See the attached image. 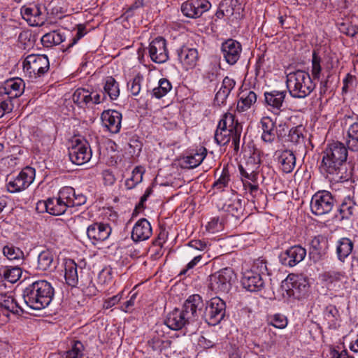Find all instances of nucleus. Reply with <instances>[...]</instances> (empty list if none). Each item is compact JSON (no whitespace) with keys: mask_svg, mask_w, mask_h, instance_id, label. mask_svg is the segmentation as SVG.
Segmentation results:
<instances>
[{"mask_svg":"<svg viewBox=\"0 0 358 358\" xmlns=\"http://www.w3.org/2000/svg\"><path fill=\"white\" fill-rule=\"evenodd\" d=\"M354 248L353 242L348 238H341L337 242L336 254L341 262L345 259L352 253Z\"/></svg>","mask_w":358,"mask_h":358,"instance_id":"nucleus-37","label":"nucleus"},{"mask_svg":"<svg viewBox=\"0 0 358 358\" xmlns=\"http://www.w3.org/2000/svg\"><path fill=\"white\" fill-rule=\"evenodd\" d=\"M275 174L274 170L269 166H263L259 169V178L262 179H273Z\"/></svg>","mask_w":358,"mask_h":358,"instance_id":"nucleus-59","label":"nucleus"},{"mask_svg":"<svg viewBox=\"0 0 358 358\" xmlns=\"http://www.w3.org/2000/svg\"><path fill=\"white\" fill-rule=\"evenodd\" d=\"M3 253L10 260H19L23 258V252L13 245H7L3 248Z\"/></svg>","mask_w":358,"mask_h":358,"instance_id":"nucleus-50","label":"nucleus"},{"mask_svg":"<svg viewBox=\"0 0 358 358\" xmlns=\"http://www.w3.org/2000/svg\"><path fill=\"white\" fill-rule=\"evenodd\" d=\"M286 83L290 96L294 99H304L315 88L310 74L303 70L289 73Z\"/></svg>","mask_w":358,"mask_h":358,"instance_id":"nucleus-4","label":"nucleus"},{"mask_svg":"<svg viewBox=\"0 0 358 358\" xmlns=\"http://www.w3.org/2000/svg\"><path fill=\"white\" fill-rule=\"evenodd\" d=\"M334 200L330 192L327 191L315 193L310 201L311 212L315 215L329 213L333 208Z\"/></svg>","mask_w":358,"mask_h":358,"instance_id":"nucleus-11","label":"nucleus"},{"mask_svg":"<svg viewBox=\"0 0 358 358\" xmlns=\"http://www.w3.org/2000/svg\"><path fill=\"white\" fill-rule=\"evenodd\" d=\"M33 180H10L6 184V188L10 193H17L26 189Z\"/></svg>","mask_w":358,"mask_h":358,"instance_id":"nucleus-48","label":"nucleus"},{"mask_svg":"<svg viewBox=\"0 0 358 358\" xmlns=\"http://www.w3.org/2000/svg\"><path fill=\"white\" fill-rule=\"evenodd\" d=\"M219 210H222L236 219H239L243 214V207L241 199L237 195H233L230 198H220L216 202Z\"/></svg>","mask_w":358,"mask_h":358,"instance_id":"nucleus-17","label":"nucleus"},{"mask_svg":"<svg viewBox=\"0 0 358 358\" xmlns=\"http://www.w3.org/2000/svg\"><path fill=\"white\" fill-rule=\"evenodd\" d=\"M22 18L32 27L41 26L44 22L42 12L36 5L23 6L21 8Z\"/></svg>","mask_w":358,"mask_h":358,"instance_id":"nucleus-26","label":"nucleus"},{"mask_svg":"<svg viewBox=\"0 0 358 358\" xmlns=\"http://www.w3.org/2000/svg\"><path fill=\"white\" fill-rule=\"evenodd\" d=\"M83 351V344L79 341H73L71 348L65 352V358H80Z\"/></svg>","mask_w":358,"mask_h":358,"instance_id":"nucleus-51","label":"nucleus"},{"mask_svg":"<svg viewBox=\"0 0 358 358\" xmlns=\"http://www.w3.org/2000/svg\"><path fill=\"white\" fill-rule=\"evenodd\" d=\"M260 162V152L255 149L248 157L245 163L238 166L241 176L248 179H259Z\"/></svg>","mask_w":358,"mask_h":358,"instance_id":"nucleus-13","label":"nucleus"},{"mask_svg":"<svg viewBox=\"0 0 358 358\" xmlns=\"http://www.w3.org/2000/svg\"><path fill=\"white\" fill-rule=\"evenodd\" d=\"M234 136V132L217 126L215 133V140L220 145H224L228 143Z\"/></svg>","mask_w":358,"mask_h":358,"instance_id":"nucleus-45","label":"nucleus"},{"mask_svg":"<svg viewBox=\"0 0 358 358\" xmlns=\"http://www.w3.org/2000/svg\"><path fill=\"white\" fill-rule=\"evenodd\" d=\"M278 163L280 164V168L283 172L290 173L295 166V155L291 150H282L278 156Z\"/></svg>","mask_w":358,"mask_h":358,"instance_id":"nucleus-36","label":"nucleus"},{"mask_svg":"<svg viewBox=\"0 0 358 358\" xmlns=\"http://www.w3.org/2000/svg\"><path fill=\"white\" fill-rule=\"evenodd\" d=\"M281 287L289 296L299 298L307 292L308 282L307 279L303 276L289 275L282 282Z\"/></svg>","mask_w":358,"mask_h":358,"instance_id":"nucleus-10","label":"nucleus"},{"mask_svg":"<svg viewBox=\"0 0 358 358\" xmlns=\"http://www.w3.org/2000/svg\"><path fill=\"white\" fill-rule=\"evenodd\" d=\"M54 289L46 280H37L27 286L23 291L26 305L34 310L46 308L52 301Z\"/></svg>","mask_w":358,"mask_h":358,"instance_id":"nucleus-2","label":"nucleus"},{"mask_svg":"<svg viewBox=\"0 0 358 358\" xmlns=\"http://www.w3.org/2000/svg\"><path fill=\"white\" fill-rule=\"evenodd\" d=\"M322 59L318 53L314 50L312 54L311 74L314 80H319L322 71Z\"/></svg>","mask_w":358,"mask_h":358,"instance_id":"nucleus-47","label":"nucleus"},{"mask_svg":"<svg viewBox=\"0 0 358 358\" xmlns=\"http://www.w3.org/2000/svg\"><path fill=\"white\" fill-rule=\"evenodd\" d=\"M323 277L325 281L330 283L342 281L344 278H346L345 273L344 272L336 271H329L326 272Z\"/></svg>","mask_w":358,"mask_h":358,"instance_id":"nucleus-53","label":"nucleus"},{"mask_svg":"<svg viewBox=\"0 0 358 358\" xmlns=\"http://www.w3.org/2000/svg\"><path fill=\"white\" fill-rule=\"evenodd\" d=\"M323 255L324 251L320 242V238L314 237L311 241L310 247L309 255L310 259L314 262H317L322 258Z\"/></svg>","mask_w":358,"mask_h":358,"instance_id":"nucleus-43","label":"nucleus"},{"mask_svg":"<svg viewBox=\"0 0 358 358\" xmlns=\"http://www.w3.org/2000/svg\"><path fill=\"white\" fill-rule=\"evenodd\" d=\"M261 127L263 131L262 139L265 143H272L275 139V132L274 131L275 122L270 117H264L260 121Z\"/></svg>","mask_w":358,"mask_h":358,"instance_id":"nucleus-34","label":"nucleus"},{"mask_svg":"<svg viewBox=\"0 0 358 358\" xmlns=\"http://www.w3.org/2000/svg\"><path fill=\"white\" fill-rule=\"evenodd\" d=\"M228 2L229 1H221L219 9L216 13L217 17L222 18L224 16H231V10L225 9Z\"/></svg>","mask_w":358,"mask_h":358,"instance_id":"nucleus-62","label":"nucleus"},{"mask_svg":"<svg viewBox=\"0 0 358 358\" xmlns=\"http://www.w3.org/2000/svg\"><path fill=\"white\" fill-rule=\"evenodd\" d=\"M57 266L53 253L50 250L42 251L38 256L37 268L40 271H53Z\"/></svg>","mask_w":358,"mask_h":358,"instance_id":"nucleus-33","label":"nucleus"},{"mask_svg":"<svg viewBox=\"0 0 358 358\" xmlns=\"http://www.w3.org/2000/svg\"><path fill=\"white\" fill-rule=\"evenodd\" d=\"M304 132L305 128L302 125L292 127L289 131L287 141L296 145L304 146Z\"/></svg>","mask_w":358,"mask_h":358,"instance_id":"nucleus-40","label":"nucleus"},{"mask_svg":"<svg viewBox=\"0 0 358 358\" xmlns=\"http://www.w3.org/2000/svg\"><path fill=\"white\" fill-rule=\"evenodd\" d=\"M354 203L350 199H345L339 206L338 210L339 213L338 218L340 220L348 219L354 210Z\"/></svg>","mask_w":358,"mask_h":358,"instance_id":"nucleus-46","label":"nucleus"},{"mask_svg":"<svg viewBox=\"0 0 358 358\" xmlns=\"http://www.w3.org/2000/svg\"><path fill=\"white\" fill-rule=\"evenodd\" d=\"M257 101V94L253 91L246 90L241 93L237 103V110L243 112L249 109Z\"/></svg>","mask_w":358,"mask_h":358,"instance_id":"nucleus-38","label":"nucleus"},{"mask_svg":"<svg viewBox=\"0 0 358 358\" xmlns=\"http://www.w3.org/2000/svg\"><path fill=\"white\" fill-rule=\"evenodd\" d=\"M122 297V292L109 298L108 299L105 301L103 307L107 309L113 307V306L117 304L120 301Z\"/></svg>","mask_w":358,"mask_h":358,"instance_id":"nucleus-64","label":"nucleus"},{"mask_svg":"<svg viewBox=\"0 0 358 358\" xmlns=\"http://www.w3.org/2000/svg\"><path fill=\"white\" fill-rule=\"evenodd\" d=\"M24 82L20 78H13L4 82L0 87V94L6 95V99L12 101L14 99L20 96L24 90Z\"/></svg>","mask_w":358,"mask_h":358,"instance_id":"nucleus-22","label":"nucleus"},{"mask_svg":"<svg viewBox=\"0 0 358 358\" xmlns=\"http://www.w3.org/2000/svg\"><path fill=\"white\" fill-rule=\"evenodd\" d=\"M69 157L73 164L82 165L89 162L92 157V150L86 141L76 140L69 148Z\"/></svg>","mask_w":358,"mask_h":358,"instance_id":"nucleus-12","label":"nucleus"},{"mask_svg":"<svg viewBox=\"0 0 358 358\" xmlns=\"http://www.w3.org/2000/svg\"><path fill=\"white\" fill-rule=\"evenodd\" d=\"M143 80L142 76H136L128 83V90L133 96H137L139 94L141 90V83Z\"/></svg>","mask_w":358,"mask_h":358,"instance_id":"nucleus-52","label":"nucleus"},{"mask_svg":"<svg viewBox=\"0 0 358 358\" xmlns=\"http://www.w3.org/2000/svg\"><path fill=\"white\" fill-rule=\"evenodd\" d=\"M149 345L154 350L162 351L171 345V341L168 339L162 340L159 338H154L149 341Z\"/></svg>","mask_w":358,"mask_h":358,"instance_id":"nucleus-56","label":"nucleus"},{"mask_svg":"<svg viewBox=\"0 0 358 358\" xmlns=\"http://www.w3.org/2000/svg\"><path fill=\"white\" fill-rule=\"evenodd\" d=\"M14 105L10 99L0 98V118L13 111Z\"/></svg>","mask_w":358,"mask_h":358,"instance_id":"nucleus-55","label":"nucleus"},{"mask_svg":"<svg viewBox=\"0 0 358 358\" xmlns=\"http://www.w3.org/2000/svg\"><path fill=\"white\" fill-rule=\"evenodd\" d=\"M72 99L80 107H84L104 101L105 95L98 93L97 91L90 92L88 90L79 88L73 94Z\"/></svg>","mask_w":358,"mask_h":358,"instance_id":"nucleus-14","label":"nucleus"},{"mask_svg":"<svg viewBox=\"0 0 358 358\" xmlns=\"http://www.w3.org/2000/svg\"><path fill=\"white\" fill-rule=\"evenodd\" d=\"M210 6V3L207 1L188 0L182 4L181 10L186 17L196 18L208 10Z\"/></svg>","mask_w":358,"mask_h":358,"instance_id":"nucleus-21","label":"nucleus"},{"mask_svg":"<svg viewBox=\"0 0 358 358\" xmlns=\"http://www.w3.org/2000/svg\"><path fill=\"white\" fill-rule=\"evenodd\" d=\"M111 233V228L108 224L95 222L87 229V237L94 244L96 242L106 240Z\"/></svg>","mask_w":358,"mask_h":358,"instance_id":"nucleus-25","label":"nucleus"},{"mask_svg":"<svg viewBox=\"0 0 358 358\" xmlns=\"http://www.w3.org/2000/svg\"><path fill=\"white\" fill-rule=\"evenodd\" d=\"M341 316L338 310L334 305H329L323 312V324L330 329H336L340 326Z\"/></svg>","mask_w":358,"mask_h":358,"instance_id":"nucleus-30","label":"nucleus"},{"mask_svg":"<svg viewBox=\"0 0 358 358\" xmlns=\"http://www.w3.org/2000/svg\"><path fill=\"white\" fill-rule=\"evenodd\" d=\"M346 143L350 150L358 151V122L353 123L348 128Z\"/></svg>","mask_w":358,"mask_h":358,"instance_id":"nucleus-41","label":"nucleus"},{"mask_svg":"<svg viewBox=\"0 0 358 358\" xmlns=\"http://www.w3.org/2000/svg\"><path fill=\"white\" fill-rule=\"evenodd\" d=\"M172 88L171 83L166 78H162L159 81L158 87H155L151 95L157 99H160L165 96Z\"/></svg>","mask_w":358,"mask_h":358,"instance_id":"nucleus-44","label":"nucleus"},{"mask_svg":"<svg viewBox=\"0 0 358 358\" xmlns=\"http://www.w3.org/2000/svg\"><path fill=\"white\" fill-rule=\"evenodd\" d=\"M122 117V114L115 110H106L101 115L103 127L112 134H117L120 131Z\"/></svg>","mask_w":358,"mask_h":358,"instance_id":"nucleus-23","label":"nucleus"},{"mask_svg":"<svg viewBox=\"0 0 358 358\" xmlns=\"http://www.w3.org/2000/svg\"><path fill=\"white\" fill-rule=\"evenodd\" d=\"M164 323L170 329L179 330L190 322L182 309L176 308L167 315Z\"/></svg>","mask_w":358,"mask_h":358,"instance_id":"nucleus-28","label":"nucleus"},{"mask_svg":"<svg viewBox=\"0 0 358 358\" xmlns=\"http://www.w3.org/2000/svg\"><path fill=\"white\" fill-rule=\"evenodd\" d=\"M329 353L331 358H354L346 349L338 350L334 348L330 350Z\"/></svg>","mask_w":358,"mask_h":358,"instance_id":"nucleus-60","label":"nucleus"},{"mask_svg":"<svg viewBox=\"0 0 358 358\" xmlns=\"http://www.w3.org/2000/svg\"><path fill=\"white\" fill-rule=\"evenodd\" d=\"M235 85L236 81L226 76L222 82L220 88L215 94V101L216 103L218 105L224 104Z\"/></svg>","mask_w":358,"mask_h":358,"instance_id":"nucleus-32","label":"nucleus"},{"mask_svg":"<svg viewBox=\"0 0 358 358\" xmlns=\"http://www.w3.org/2000/svg\"><path fill=\"white\" fill-rule=\"evenodd\" d=\"M19 306L11 296H4L0 301V324L2 325L8 321L10 313H18Z\"/></svg>","mask_w":358,"mask_h":358,"instance_id":"nucleus-29","label":"nucleus"},{"mask_svg":"<svg viewBox=\"0 0 358 358\" xmlns=\"http://www.w3.org/2000/svg\"><path fill=\"white\" fill-rule=\"evenodd\" d=\"M221 52L226 62L234 65L241 57L242 46L238 41L230 38L222 43Z\"/></svg>","mask_w":358,"mask_h":358,"instance_id":"nucleus-20","label":"nucleus"},{"mask_svg":"<svg viewBox=\"0 0 358 358\" xmlns=\"http://www.w3.org/2000/svg\"><path fill=\"white\" fill-rule=\"evenodd\" d=\"M73 188L71 187H64L62 188L57 196L49 198L46 201H38L37 208L40 206L45 208L47 213L52 215H61L64 214L67 208L68 198L73 195Z\"/></svg>","mask_w":358,"mask_h":358,"instance_id":"nucleus-6","label":"nucleus"},{"mask_svg":"<svg viewBox=\"0 0 358 358\" xmlns=\"http://www.w3.org/2000/svg\"><path fill=\"white\" fill-rule=\"evenodd\" d=\"M218 127L226 128L235 134V131H242L241 125L235 120V116L231 113H225L218 123Z\"/></svg>","mask_w":358,"mask_h":358,"instance_id":"nucleus-39","label":"nucleus"},{"mask_svg":"<svg viewBox=\"0 0 358 358\" xmlns=\"http://www.w3.org/2000/svg\"><path fill=\"white\" fill-rule=\"evenodd\" d=\"M103 92L97 91L98 93H101L105 95V99L106 95H108L111 100H115L120 96V87L118 83L112 76L106 77L103 81Z\"/></svg>","mask_w":358,"mask_h":358,"instance_id":"nucleus-35","label":"nucleus"},{"mask_svg":"<svg viewBox=\"0 0 358 358\" xmlns=\"http://www.w3.org/2000/svg\"><path fill=\"white\" fill-rule=\"evenodd\" d=\"M130 294H131L130 299L127 301L122 306V310L126 313L129 312L131 308L134 306L137 296V292H133V291H131Z\"/></svg>","mask_w":358,"mask_h":358,"instance_id":"nucleus-63","label":"nucleus"},{"mask_svg":"<svg viewBox=\"0 0 358 358\" xmlns=\"http://www.w3.org/2000/svg\"><path fill=\"white\" fill-rule=\"evenodd\" d=\"M286 91L273 90L264 93L265 102L268 110L275 115H279L282 110L286 96Z\"/></svg>","mask_w":358,"mask_h":358,"instance_id":"nucleus-24","label":"nucleus"},{"mask_svg":"<svg viewBox=\"0 0 358 358\" xmlns=\"http://www.w3.org/2000/svg\"><path fill=\"white\" fill-rule=\"evenodd\" d=\"M222 1H229L227 3L225 9L231 10V15H233L235 12L239 13L240 10H241V3L238 0H223Z\"/></svg>","mask_w":358,"mask_h":358,"instance_id":"nucleus-61","label":"nucleus"},{"mask_svg":"<svg viewBox=\"0 0 358 358\" xmlns=\"http://www.w3.org/2000/svg\"><path fill=\"white\" fill-rule=\"evenodd\" d=\"M148 50L151 60L155 63L163 64L169 59L166 41L162 37H157L152 40Z\"/></svg>","mask_w":358,"mask_h":358,"instance_id":"nucleus-16","label":"nucleus"},{"mask_svg":"<svg viewBox=\"0 0 358 358\" xmlns=\"http://www.w3.org/2000/svg\"><path fill=\"white\" fill-rule=\"evenodd\" d=\"M152 235L150 222L145 218L140 219L134 226L131 238L135 242L148 240Z\"/></svg>","mask_w":358,"mask_h":358,"instance_id":"nucleus-27","label":"nucleus"},{"mask_svg":"<svg viewBox=\"0 0 358 358\" xmlns=\"http://www.w3.org/2000/svg\"><path fill=\"white\" fill-rule=\"evenodd\" d=\"M306 256V250L299 245H296L281 252L279 259L282 265L293 267L302 262Z\"/></svg>","mask_w":358,"mask_h":358,"instance_id":"nucleus-18","label":"nucleus"},{"mask_svg":"<svg viewBox=\"0 0 358 358\" xmlns=\"http://www.w3.org/2000/svg\"><path fill=\"white\" fill-rule=\"evenodd\" d=\"M64 41V36L57 31H52L43 35L41 42L46 47H51L60 44Z\"/></svg>","mask_w":358,"mask_h":358,"instance_id":"nucleus-42","label":"nucleus"},{"mask_svg":"<svg viewBox=\"0 0 358 358\" xmlns=\"http://www.w3.org/2000/svg\"><path fill=\"white\" fill-rule=\"evenodd\" d=\"M236 279L233 269L226 267L209 276L208 287L215 294L228 293Z\"/></svg>","mask_w":358,"mask_h":358,"instance_id":"nucleus-7","label":"nucleus"},{"mask_svg":"<svg viewBox=\"0 0 358 358\" xmlns=\"http://www.w3.org/2000/svg\"><path fill=\"white\" fill-rule=\"evenodd\" d=\"M23 71L31 79L44 76L50 69V62L45 55H29L22 62Z\"/></svg>","mask_w":358,"mask_h":358,"instance_id":"nucleus-5","label":"nucleus"},{"mask_svg":"<svg viewBox=\"0 0 358 358\" xmlns=\"http://www.w3.org/2000/svg\"><path fill=\"white\" fill-rule=\"evenodd\" d=\"M22 275V270L19 267H6L3 271V276L6 280L11 283L16 282Z\"/></svg>","mask_w":358,"mask_h":358,"instance_id":"nucleus-49","label":"nucleus"},{"mask_svg":"<svg viewBox=\"0 0 358 358\" xmlns=\"http://www.w3.org/2000/svg\"><path fill=\"white\" fill-rule=\"evenodd\" d=\"M73 195L69 196L68 198L69 208L80 206L86 202V197L82 194H76L73 188Z\"/></svg>","mask_w":358,"mask_h":358,"instance_id":"nucleus-54","label":"nucleus"},{"mask_svg":"<svg viewBox=\"0 0 358 358\" xmlns=\"http://www.w3.org/2000/svg\"><path fill=\"white\" fill-rule=\"evenodd\" d=\"M86 263L83 261L78 264L71 259H64V278L66 284L72 287H78L87 295H95L96 289L92 282V277Z\"/></svg>","mask_w":358,"mask_h":358,"instance_id":"nucleus-1","label":"nucleus"},{"mask_svg":"<svg viewBox=\"0 0 358 358\" xmlns=\"http://www.w3.org/2000/svg\"><path fill=\"white\" fill-rule=\"evenodd\" d=\"M204 303L201 296L193 294L189 296L185 301L182 310L189 322L196 320L201 315Z\"/></svg>","mask_w":358,"mask_h":358,"instance_id":"nucleus-15","label":"nucleus"},{"mask_svg":"<svg viewBox=\"0 0 358 358\" xmlns=\"http://www.w3.org/2000/svg\"><path fill=\"white\" fill-rule=\"evenodd\" d=\"M266 270V266L262 261L257 260L254 263L251 269L243 272L241 283L243 287L250 292H257L261 290L264 281L260 274Z\"/></svg>","mask_w":358,"mask_h":358,"instance_id":"nucleus-8","label":"nucleus"},{"mask_svg":"<svg viewBox=\"0 0 358 358\" xmlns=\"http://www.w3.org/2000/svg\"><path fill=\"white\" fill-rule=\"evenodd\" d=\"M178 60L185 71L194 69L199 60L197 49L182 45L176 50Z\"/></svg>","mask_w":358,"mask_h":358,"instance_id":"nucleus-19","label":"nucleus"},{"mask_svg":"<svg viewBox=\"0 0 358 358\" xmlns=\"http://www.w3.org/2000/svg\"><path fill=\"white\" fill-rule=\"evenodd\" d=\"M225 313V302L220 297H214L207 303L203 318L209 325L215 326L224 319Z\"/></svg>","mask_w":358,"mask_h":358,"instance_id":"nucleus-9","label":"nucleus"},{"mask_svg":"<svg viewBox=\"0 0 358 358\" xmlns=\"http://www.w3.org/2000/svg\"><path fill=\"white\" fill-rule=\"evenodd\" d=\"M348 150L341 142L329 144L324 152L320 170L322 173L334 176L339 171L341 166L346 161Z\"/></svg>","mask_w":358,"mask_h":358,"instance_id":"nucleus-3","label":"nucleus"},{"mask_svg":"<svg viewBox=\"0 0 358 358\" xmlns=\"http://www.w3.org/2000/svg\"><path fill=\"white\" fill-rule=\"evenodd\" d=\"M36 171L31 166H26L19 173L17 179H34Z\"/></svg>","mask_w":358,"mask_h":358,"instance_id":"nucleus-58","label":"nucleus"},{"mask_svg":"<svg viewBox=\"0 0 358 358\" xmlns=\"http://www.w3.org/2000/svg\"><path fill=\"white\" fill-rule=\"evenodd\" d=\"M269 324L275 328L284 329L287 325V320L282 314H275L271 319Z\"/></svg>","mask_w":358,"mask_h":358,"instance_id":"nucleus-57","label":"nucleus"},{"mask_svg":"<svg viewBox=\"0 0 358 358\" xmlns=\"http://www.w3.org/2000/svg\"><path fill=\"white\" fill-rule=\"evenodd\" d=\"M207 154L205 148H200L199 150L191 152L182 160L181 165L185 169H193L198 166L205 159Z\"/></svg>","mask_w":358,"mask_h":358,"instance_id":"nucleus-31","label":"nucleus"}]
</instances>
